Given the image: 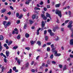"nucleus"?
I'll list each match as a JSON object with an SVG mask.
<instances>
[{
	"label": "nucleus",
	"mask_w": 73,
	"mask_h": 73,
	"mask_svg": "<svg viewBox=\"0 0 73 73\" xmlns=\"http://www.w3.org/2000/svg\"><path fill=\"white\" fill-rule=\"evenodd\" d=\"M55 12L56 15H58V16H60V17H61V11L56 9V10Z\"/></svg>",
	"instance_id": "obj_1"
},
{
	"label": "nucleus",
	"mask_w": 73,
	"mask_h": 73,
	"mask_svg": "<svg viewBox=\"0 0 73 73\" xmlns=\"http://www.w3.org/2000/svg\"><path fill=\"white\" fill-rule=\"evenodd\" d=\"M72 23H73V22H72V21H70L69 23V24L68 26L67 27H68V28H70H70H72L71 27H72Z\"/></svg>",
	"instance_id": "obj_2"
},
{
	"label": "nucleus",
	"mask_w": 73,
	"mask_h": 73,
	"mask_svg": "<svg viewBox=\"0 0 73 73\" xmlns=\"http://www.w3.org/2000/svg\"><path fill=\"white\" fill-rule=\"evenodd\" d=\"M45 22L44 21H42L41 23V26L42 27V28H41L42 29H44V28H43L45 27Z\"/></svg>",
	"instance_id": "obj_3"
},
{
	"label": "nucleus",
	"mask_w": 73,
	"mask_h": 73,
	"mask_svg": "<svg viewBox=\"0 0 73 73\" xmlns=\"http://www.w3.org/2000/svg\"><path fill=\"white\" fill-rule=\"evenodd\" d=\"M11 24V22L9 21L7 23V24H6V26H5V28H7V27L8 26L10 25Z\"/></svg>",
	"instance_id": "obj_4"
},
{
	"label": "nucleus",
	"mask_w": 73,
	"mask_h": 73,
	"mask_svg": "<svg viewBox=\"0 0 73 73\" xmlns=\"http://www.w3.org/2000/svg\"><path fill=\"white\" fill-rule=\"evenodd\" d=\"M46 17H49L50 19H51V18L50 17V15L49 13H46Z\"/></svg>",
	"instance_id": "obj_5"
},
{
	"label": "nucleus",
	"mask_w": 73,
	"mask_h": 73,
	"mask_svg": "<svg viewBox=\"0 0 73 73\" xmlns=\"http://www.w3.org/2000/svg\"><path fill=\"white\" fill-rule=\"evenodd\" d=\"M70 44L71 45H73V39L71 40Z\"/></svg>",
	"instance_id": "obj_6"
},
{
	"label": "nucleus",
	"mask_w": 73,
	"mask_h": 73,
	"mask_svg": "<svg viewBox=\"0 0 73 73\" xmlns=\"http://www.w3.org/2000/svg\"><path fill=\"white\" fill-rule=\"evenodd\" d=\"M5 11H6V9H3L1 11V13H4V12H5Z\"/></svg>",
	"instance_id": "obj_7"
},
{
	"label": "nucleus",
	"mask_w": 73,
	"mask_h": 73,
	"mask_svg": "<svg viewBox=\"0 0 73 73\" xmlns=\"http://www.w3.org/2000/svg\"><path fill=\"white\" fill-rule=\"evenodd\" d=\"M70 30L71 31V32L72 33V34L71 35V36L72 37H73V28H70Z\"/></svg>",
	"instance_id": "obj_8"
},
{
	"label": "nucleus",
	"mask_w": 73,
	"mask_h": 73,
	"mask_svg": "<svg viewBox=\"0 0 73 73\" xmlns=\"http://www.w3.org/2000/svg\"><path fill=\"white\" fill-rule=\"evenodd\" d=\"M6 54L7 57H8L9 56V51H6Z\"/></svg>",
	"instance_id": "obj_9"
},
{
	"label": "nucleus",
	"mask_w": 73,
	"mask_h": 73,
	"mask_svg": "<svg viewBox=\"0 0 73 73\" xmlns=\"http://www.w3.org/2000/svg\"><path fill=\"white\" fill-rule=\"evenodd\" d=\"M4 39V37L3 35L0 36V40H3Z\"/></svg>",
	"instance_id": "obj_10"
},
{
	"label": "nucleus",
	"mask_w": 73,
	"mask_h": 73,
	"mask_svg": "<svg viewBox=\"0 0 73 73\" xmlns=\"http://www.w3.org/2000/svg\"><path fill=\"white\" fill-rule=\"evenodd\" d=\"M3 49V47L1 46V42H0V51H1V50Z\"/></svg>",
	"instance_id": "obj_11"
},
{
	"label": "nucleus",
	"mask_w": 73,
	"mask_h": 73,
	"mask_svg": "<svg viewBox=\"0 0 73 73\" xmlns=\"http://www.w3.org/2000/svg\"><path fill=\"white\" fill-rule=\"evenodd\" d=\"M36 44H38L39 46H40V45H41V42L40 41H37Z\"/></svg>",
	"instance_id": "obj_12"
},
{
	"label": "nucleus",
	"mask_w": 73,
	"mask_h": 73,
	"mask_svg": "<svg viewBox=\"0 0 73 73\" xmlns=\"http://www.w3.org/2000/svg\"><path fill=\"white\" fill-rule=\"evenodd\" d=\"M17 62L19 65H20V63H21V61L20 59H18Z\"/></svg>",
	"instance_id": "obj_13"
},
{
	"label": "nucleus",
	"mask_w": 73,
	"mask_h": 73,
	"mask_svg": "<svg viewBox=\"0 0 73 73\" xmlns=\"http://www.w3.org/2000/svg\"><path fill=\"white\" fill-rule=\"evenodd\" d=\"M58 29V27H55L53 29V31L54 32H56V29Z\"/></svg>",
	"instance_id": "obj_14"
},
{
	"label": "nucleus",
	"mask_w": 73,
	"mask_h": 73,
	"mask_svg": "<svg viewBox=\"0 0 73 73\" xmlns=\"http://www.w3.org/2000/svg\"><path fill=\"white\" fill-rule=\"evenodd\" d=\"M25 36L27 38H28V37H29V35L28 33H26L25 34Z\"/></svg>",
	"instance_id": "obj_15"
},
{
	"label": "nucleus",
	"mask_w": 73,
	"mask_h": 73,
	"mask_svg": "<svg viewBox=\"0 0 73 73\" xmlns=\"http://www.w3.org/2000/svg\"><path fill=\"white\" fill-rule=\"evenodd\" d=\"M6 21H4L3 22V24L4 25L5 28V26H6V25H5V24H6Z\"/></svg>",
	"instance_id": "obj_16"
},
{
	"label": "nucleus",
	"mask_w": 73,
	"mask_h": 73,
	"mask_svg": "<svg viewBox=\"0 0 73 73\" xmlns=\"http://www.w3.org/2000/svg\"><path fill=\"white\" fill-rule=\"evenodd\" d=\"M50 35L51 36H53L54 35V34L52 32L50 33Z\"/></svg>",
	"instance_id": "obj_17"
},
{
	"label": "nucleus",
	"mask_w": 73,
	"mask_h": 73,
	"mask_svg": "<svg viewBox=\"0 0 73 73\" xmlns=\"http://www.w3.org/2000/svg\"><path fill=\"white\" fill-rule=\"evenodd\" d=\"M60 4H57L55 5V7L56 8L59 7H60Z\"/></svg>",
	"instance_id": "obj_18"
},
{
	"label": "nucleus",
	"mask_w": 73,
	"mask_h": 73,
	"mask_svg": "<svg viewBox=\"0 0 73 73\" xmlns=\"http://www.w3.org/2000/svg\"><path fill=\"white\" fill-rule=\"evenodd\" d=\"M29 3H30V2L29 1H26V2H25L26 4H27L28 5H29Z\"/></svg>",
	"instance_id": "obj_19"
},
{
	"label": "nucleus",
	"mask_w": 73,
	"mask_h": 73,
	"mask_svg": "<svg viewBox=\"0 0 73 73\" xmlns=\"http://www.w3.org/2000/svg\"><path fill=\"white\" fill-rule=\"evenodd\" d=\"M50 58L51 59H53V54H52L50 56Z\"/></svg>",
	"instance_id": "obj_20"
},
{
	"label": "nucleus",
	"mask_w": 73,
	"mask_h": 73,
	"mask_svg": "<svg viewBox=\"0 0 73 73\" xmlns=\"http://www.w3.org/2000/svg\"><path fill=\"white\" fill-rule=\"evenodd\" d=\"M12 41H10L8 43V45H11V44H12Z\"/></svg>",
	"instance_id": "obj_21"
},
{
	"label": "nucleus",
	"mask_w": 73,
	"mask_h": 73,
	"mask_svg": "<svg viewBox=\"0 0 73 73\" xmlns=\"http://www.w3.org/2000/svg\"><path fill=\"white\" fill-rule=\"evenodd\" d=\"M28 66H29V63L27 62L25 64V67H26V68H27V67H28Z\"/></svg>",
	"instance_id": "obj_22"
},
{
	"label": "nucleus",
	"mask_w": 73,
	"mask_h": 73,
	"mask_svg": "<svg viewBox=\"0 0 73 73\" xmlns=\"http://www.w3.org/2000/svg\"><path fill=\"white\" fill-rule=\"evenodd\" d=\"M48 32L49 33H51L52 32V30L49 29L48 30Z\"/></svg>",
	"instance_id": "obj_23"
},
{
	"label": "nucleus",
	"mask_w": 73,
	"mask_h": 73,
	"mask_svg": "<svg viewBox=\"0 0 73 73\" xmlns=\"http://www.w3.org/2000/svg\"><path fill=\"white\" fill-rule=\"evenodd\" d=\"M27 27V24H25V25L24 27V29H26Z\"/></svg>",
	"instance_id": "obj_24"
},
{
	"label": "nucleus",
	"mask_w": 73,
	"mask_h": 73,
	"mask_svg": "<svg viewBox=\"0 0 73 73\" xmlns=\"http://www.w3.org/2000/svg\"><path fill=\"white\" fill-rule=\"evenodd\" d=\"M22 17H23V15L22 14H21L19 15V16L18 17L19 19H21L22 18Z\"/></svg>",
	"instance_id": "obj_25"
},
{
	"label": "nucleus",
	"mask_w": 73,
	"mask_h": 73,
	"mask_svg": "<svg viewBox=\"0 0 73 73\" xmlns=\"http://www.w3.org/2000/svg\"><path fill=\"white\" fill-rule=\"evenodd\" d=\"M36 17V16L35 15H33L32 16V18L33 19H35Z\"/></svg>",
	"instance_id": "obj_26"
},
{
	"label": "nucleus",
	"mask_w": 73,
	"mask_h": 73,
	"mask_svg": "<svg viewBox=\"0 0 73 73\" xmlns=\"http://www.w3.org/2000/svg\"><path fill=\"white\" fill-rule=\"evenodd\" d=\"M66 69H67L66 68V66L65 65L64 66L63 70H66Z\"/></svg>",
	"instance_id": "obj_27"
},
{
	"label": "nucleus",
	"mask_w": 73,
	"mask_h": 73,
	"mask_svg": "<svg viewBox=\"0 0 73 73\" xmlns=\"http://www.w3.org/2000/svg\"><path fill=\"white\" fill-rule=\"evenodd\" d=\"M34 9L35 10H40V8H37L36 7Z\"/></svg>",
	"instance_id": "obj_28"
},
{
	"label": "nucleus",
	"mask_w": 73,
	"mask_h": 73,
	"mask_svg": "<svg viewBox=\"0 0 73 73\" xmlns=\"http://www.w3.org/2000/svg\"><path fill=\"white\" fill-rule=\"evenodd\" d=\"M29 21L30 24H32V23H33V21H32V20H29Z\"/></svg>",
	"instance_id": "obj_29"
},
{
	"label": "nucleus",
	"mask_w": 73,
	"mask_h": 73,
	"mask_svg": "<svg viewBox=\"0 0 73 73\" xmlns=\"http://www.w3.org/2000/svg\"><path fill=\"white\" fill-rule=\"evenodd\" d=\"M51 62L52 64H56V62L54 61H52Z\"/></svg>",
	"instance_id": "obj_30"
},
{
	"label": "nucleus",
	"mask_w": 73,
	"mask_h": 73,
	"mask_svg": "<svg viewBox=\"0 0 73 73\" xmlns=\"http://www.w3.org/2000/svg\"><path fill=\"white\" fill-rule=\"evenodd\" d=\"M13 69L14 71H15L16 70V67H14L13 68Z\"/></svg>",
	"instance_id": "obj_31"
},
{
	"label": "nucleus",
	"mask_w": 73,
	"mask_h": 73,
	"mask_svg": "<svg viewBox=\"0 0 73 73\" xmlns=\"http://www.w3.org/2000/svg\"><path fill=\"white\" fill-rule=\"evenodd\" d=\"M20 23V20H18L17 22V24H19Z\"/></svg>",
	"instance_id": "obj_32"
},
{
	"label": "nucleus",
	"mask_w": 73,
	"mask_h": 73,
	"mask_svg": "<svg viewBox=\"0 0 73 73\" xmlns=\"http://www.w3.org/2000/svg\"><path fill=\"white\" fill-rule=\"evenodd\" d=\"M17 48H18V46H14L13 47V49H14L16 50Z\"/></svg>",
	"instance_id": "obj_33"
},
{
	"label": "nucleus",
	"mask_w": 73,
	"mask_h": 73,
	"mask_svg": "<svg viewBox=\"0 0 73 73\" xmlns=\"http://www.w3.org/2000/svg\"><path fill=\"white\" fill-rule=\"evenodd\" d=\"M47 64H48L49 65L50 64V61L49 60H48L47 61Z\"/></svg>",
	"instance_id": "obj_34"
},
{
	"label": "nucleus",
	"mask_w": 73,
	"mask_h": 73,
	"mask_svg": "<svg viewBox=\"0 0 73 73\" xmlns=\"http://www.w3.org/2000/svg\"><path fill=\"white\" fill-rule=\"evenodd\" d=\"M54 54H55V56H56V55L57 54V50H55L54 51Z\"/></svg>",
	"instance_id": "obj_35"
},
{
	"label": "nucleus",
	"mask_w": 73,
	"mask_h": 73,
	"mask_svg": "<svg viewBox=\"0 0 73 73\" xmlns=\"http://www.w3.org/2000/svg\"><path fill=\"white\" fill-rule=\"evenodd\" d=\"M70 21L69 20H67L65 22V24H67V23H68V22H69V21Z\"/></svg>",
	"instance_id": "obj_36"
},
{
	"label": "nucleus",
	"mask_w": 73,
	"mask_h": 73,
	"mask_svg": "<svg viewBox=\"0 0 73 73\" xmlns=\"http://www.w3.org/2000/svg\"><path fill=\"white\" fill-rule=\"evenodd\" d=\"M47 50L48 52H49V51H50V48H49V47H47Z\"/></svg>",
	"instance_id": "obj_37"
},
{
	"label": "nucleus",
	"mask_w": 73,
	"mask_h": 73,
	"mask_svg": "<svg viewBox=\"0 0 73 73\" xmlns=\"http://www.w3.org/2000/svg\"><path fill=\"white\" fill-rule=\"evenodd\" d=\"M45 40L47 41L48 39V37L47 36H46L45 37Z\"/></svg>",
	"instance_id": "obj_38"
},
{
	"label": "nucleus",
	"mask_w": 73,
	"mask_h": 73,
	"mask_svg": "<svg viewBox=\"0 0 73 73\" xmlns=\"http://www.w3.org/2000/svg\"><path fill=\"white\" fill-rule=\"evenodd\" d=\"M56 49V48H52V52H54V49Z\"/></svg>",
	"instance_id": "obj_39"
},
{
	"label": "nucleus",
	"mask_w": 73,
	"mask_h": 73,
	"mask_svg": "<svg viewBox=\"0 0 73 73\" xmlns=\"http://www.w3.org/2000/svg\"><path fill=\"white\" fill-rule=\"evenodd\" d=\"M52 48H54V44H52L50 45Z\"/></svg>",
	"instance_id": "obj_40"
},
{
	"label": "nucleus",
	"mask_w": 73,
	"mask_h": 73,
	"mask_svg": "<svg viewBox=\"0 0 73 73\" xmlns=\"http://www.w3.org/2000/svg\"><path fill=\"white\" fill-rule=\"evenodd\" d=\"M61 56V54H60V53H58V54H57L56 55V56Z\"/></svg>",
	"instance_id": "obj_41"
},
{
	"label": "nucleus",
	"mask_w": 73,
	"mask_h": 73,
	"mask_svg": "<svg viewBox=\"0 0 73 73\" xmlns=\"http://www.w3.org/2000/svg\"><path fill=\"white\" fill-rule=\"evenodd\" d=\"M17 38L18 39L20 38V36L19 35H18L17 37Z\"/></svg>",
	"instance_id": "obj_42"
},
{
	"label": "nucleus",
	"mask_w": 73,
	"mask_h": 73,
	"mask_svg": "<svg viewBox=\"0 0 73 73\" xmlns=\"http://www.w3.org/2000/svg\"><path fill=\"white\" fill-rule=\"evenodd\" d=\"M35 42V41L34 42L33 41H31V45H33V44H34V43Z\"/></svg>",
	"instance_id": "obj_43"
},
{
	"label": "nucleus",
	"mask_w": 73,
	"mask_h": 73,
	"mask_svg": "<svg viewBox=\"0 0 73 73\" xmlns=\"http://www.w3.org/2000/svg\"><path fill=\"white\" fill-rule=\"evenodd\" d=\"M51 42H48L47 43V44L48 45H51Z\"/></svg>",
	"instance_id": "obj_44"
},
{
	"label": "nucleus",
	"mask_w": 73,
	"mask_h": 73,
	"mask_svg": "<svg viewBox=\"0 0 73 73\" xmlns=\"http://www.w3.org/2000/svg\"><path fill=\"white\" fill-rule=\"evenodd\" d=\"M25 49H27L28 50H29L30 49L29 48V47H26L25 48Z\"/></svg>",
	"instance_id": "obj_45"
},
{
	"label": "nucleus",
	"mask_w": 73,
	"mask_h": 73,
	"mask_svg": "<svg viewBox=\"0 0 73 73\" xmlns=\"http://www.w3.org/2000/svg\"><path fill=\"white\" fill-rule=\"evenodd\" d=\"M16 16L17 17H19V13H17L16 14Z\"/></svg>",
	"instance_id": "obj_46"
},
{
	"label": "nucleus",
	"mask_w": 73,
	"mask_h": 73,
	"mask_svg": "<svg viewBox=\"0 0 73 73\" xmlns=\"http://www.w3.org/2000/svg\"><path fill=\"white\" fill-rule=\"evenodd\" d=\"M4 62H7V59H6V58H4Z\"/></svg>",
	"instance_id": "obj_47"
},
{
	"label": "nucleus",
	"mask_w": 73,
	"mask_h": 73,
	"mask_svg": "<svg viewBox=\"0 0 73 73\" xmlns=\"http://www.w3.org/2000/svg\"><path fill=\"white\" fill-rule=\"evenodd\" d=\"M59 66L60 68H62V65H59Z\"/></svg>",
	"instance_id": "obj_48"
},
{
	"label": "nucleus",
	"mask_w": 73,
	"mask_h": 73,
	"mask_svg": "<svg viewBox=\"0 0 73 73\" xmlns=\"http://www.w3.org/2000/svg\"><path fill=\"white\" fill-rule=\"evenodd\" d=\"M31 71H32V72L34 73V72H35V70L34 69H32L31 70Z\"/></svg>",
	"instance_id": "obj_49"
},
{
	"label": "nucleus",
	"mask_w": 73,
	"mask_h": 73,
	"mask_svg": "<svg viewBox=\"0 0 73 73\" xmlns=\"http://www.w3.org/2000/svg\"><path fill=\"white\" fill-rule=\"evenodd\" d=\"M68 12L69 15H71V12H70V11H69Z\"/></svg>",
	"instance_id": "obj_50"
},
{
	"label": "nucleus",
	"mask_w": 73,
	"mask_h": 73,
	"mask_svg": "<svg viewBox=\"0 0 73 73\" xmlns=\"http://www.w3.org/2000/svg\"><path fill=\"white\" fill-rule=\"evenodd\" d=\"M10 8H11V9L12 10H14L13 8V7H12V6H10Z\"/></svg>",
	"instance_id": "obj_51"
},
{
	"label": "nucleus",
	"mask_w": 73,
	"mask_h": 73,
	"mask_svg": "<svg viewBox=\"0 0 73 73\" xmlns=\"http://www.w3.org/2000/svg\"><path fill=\"white\" fill-rule=\"evenodd\" d=\"M47 8H50V5H47Z\"/></svg>",
	"instance_id": "obj_52"
},
{
	"label": "nucleus",
	"mask_w": 73,
	"mask_h": 73,
	"mask_svg": "<svg viewBox=\"0 0 73 73\" xmlns=\"http://www.w3.org/2000/svg\"><path fill=\"white\" fill-rule=\"evenodd\" d=\"M48 69L47 68H46L45 70V72H48Z\"/></svg>",
	"instance_id": "obj_53"
},
{
	"label": "nucleus",
	"mask_w": 73,
	"mask_h": 73,
	"mask_svg": "<svg viewBox=\"0 0 73 73\" xmlns=\"http://www.w3.org/2000/svg\"><path fill=\"white\" fill-rule=\"evenodd\" d=\"M43 18L44 20H46L47 19V18H46L45 16Z\"/></svg>",
	"instance_id": "obj_54"
},
{
	"label": "nucleus",
	"mask_w": 73,
	"mask_h": 73,
	"mask_svg": "<svg viewBox=\"0 0 73 73\" xmlns=\"http://www.w3.org/2000/svg\"><path fill=\"white\" fill-rule=\"evenodd\" d=\"M5 19L6 20H8V17L7 16H5Z\"/></svg>",
	"instance_id": "obj_55"
},
{
	"label": "nucleus",
	"mask_w": 73,
	"mask_h": 73,
	"mask_svg": "<svg viewBox=\"0 0 73 73\" xmlns=\"http://www.w3.org/2000/svg\"><path fill=\"white\" fill-rule=\"evenodd\" d=\"M47 10V9H46V8L45 7H44V11H46V10Z\"/></svg>",
	"instance_id": "obj_56"
},
{
	"label": "nucleus",
	"mask_w": 73,
	"mask_h": 73,
	"mask_svg": "<svg viewBox=\"0 0 73 73\" xmlns=\"http://www.w3.org/2000/svg\"><path fill=\"white\" fill-rule=\"evenodd\" d=\"M7 46V44H4V46L5 47H6V46Z\"/></svg>",
	"instance_id": "obj_57"
},
{
	"label": "nucleus",
	"mask_w": 73,
	"mask_h": 73,
	"mask_svg": "<svg viewBox=\"0 0 73 73\" xmlns=\"http://www.w3.org/2000/svg\"><path fill=\"white\" fill-rule=\"evenodd\" d=\"M11 13L10 12H9L7 13V15H11Z\"/></svg>",
	"instance_id": "obj_58"
},
{
	"label": "nucleus",
	"mask_w": 73,
	"mask_h": 73,
	"mask_svg": "<svg viewBox=\"0 0 73 73\" xmlns=\"http://www.w3.org/2000/svg\"><path fill=\"white\" fill-rule=\"evenodd\" d=\"M36 50L37 52H40V51H41V50L39 49H37Z\"/></svg>",
	"instance_id": "obj_59"
},
{
	"label": "nucleus",
	"mask_w": 73,
	"mask_h": 73,
	"mask_svg": "<svg viewBox=\"0 0 73 73\" xmlns=\"http://www.w3.org/2000/svg\"><path fill=\"white\" fill-rule=\"evenodd\" d=\"M40 57V56H38L36 57V60H38L39 58Z\"/></svg>",
	"instance_id": "obj_60"
},
{
	"label": "nucleus",
	"mask_w": 73,
	"mask_h": 73,
	"mask_svg": "<svg viewBox=\"0 0 73 73\" xmlns=\"http://www.w3.org/2000/svg\"><path fill=\"white\" fill-rule=\"evenodd\" d=\"M15 31H16V32L18 31V29H17L16 28L14 29Z\"/></svg>",
	"instance_id": "obj_61"
},
{
	"label": "nucleus",
	"mask_w": 73,
	"mask_h": 73,
	"mask_svg": "<svg viewBox=\"0 0 73 73\" xmlns=\"http://www.w3.org/2000/svg\"><path fill=\"white\" fill-rule=\"evenodd\" d=\"M46 45V44H43V48H44V47H45Z\"/></svg>",
	"instance_id": "obj_62"
},
{
	"label": "nucleus",
	"mask_w": 73,
	"mask_h": 73,
	"mask_svg": "<svg viewBox=\"0 0 73 73\" xmlns=\"http://www.w3.org/2000/svg\"><path fill=\"white\" fill-rule=\"evenodd\" d=\"M61 31L62 32H63L64 31V28H61Z\"/></svg>",
	"instance_id": "obj_63"
},
{
	"label": "nucleus",
	"mask_w": 73,
	"mask_h": 73,
	"mask_svg": "<svg viewBox=\"0 0 73 73\" xmlns=\"http://www.w3.org/2000/svg\"><path fill=\"white\" fill-rule=\"evenodd\" d=\"M40 5H42L43 4V2H41L40 3Z\"/></svg>",
	"instance_id": "obj_64"
}]
</instances>
